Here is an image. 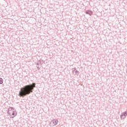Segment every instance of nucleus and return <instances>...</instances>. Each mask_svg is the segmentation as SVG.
<instances>
[{
	"label": "nucleus",
	"mask_w": 127,
	"mask_h": 127,
	"mask_svg": "<svg viewBox=\"0 0 127 127\" xmlns=\"http://www.w3.org/2000/svg\"><path fill=\"white\" fill-rule=\"evenodd\" d=\"M72 73L74 74V76H78L79 74V71L77 70L75 67L72 68Z\"/></svg>",
	"instance_id": "3"
},
{
	"label": "nucleus",
	"mask_w": 127,
	"mask_h": 127,
	"mask_svg": "<svg viewBox=\"0 0 127 127\" xmlns=\"http://www.w3.org/2000/svg\"><path fill=\"white\" fill-rule=\"evenodd\" d=\"M36 85L35 83H33L25 85L23 87H21L20 90L19 91L18 96L20 97L24 98V97H26V96L31 94V93H33V90H34Z\"/></svg>",
	"instance_id": "1"
},
{
	"label": "nucleus",
	"mask_w": 127,
	"mask_h": 127,
	"mask_svg": "<svg viewBox=\"0 0 127 127\" xmlns=\"http://www.w3.org/2000/svg\"><path fill=\"white\" fill-rule=\"evenodd\" d=\"M127 116V111L123 112L122 113L121 116V120H125L126 119V117Z\"/></svg>",
	"instance_id": "4"
},
{
	"label": "nucleus",
	"mask_w": 127,
	"mask_h": 127,
	"mask_svg": "<svg viewBox=\"0 0 127 127\" xmlns=\"http://www.w3.org/2000/svg\"><path fill=\"white\" fill-rule=\"evenodd\" d=\"M13 118H14V117H12V118L13 119Z\"/></svg>",
	"instance_id": "9"
},
{
	"label": "nucleus",
	"mask_w": 127,
	"mask_h": 127,
	"mask_svg": "<svg viewBox=\"0 0 127 127\" xmlns=\"http://www.w3.org/2000/svg\"><path fill=\"white\" fill-rule=\"evenodd\" d=\"M50 124L51 125H53V126H56L58 124V120L57 119H54L51 122Z\"/></svg>",
	"instance_id": "5"
},
{
	"label": "nucleus",
	"mask_w": 127,
	"mask_h": 127,
	"mask_svg": "<svg viewBox=\"0 0 127 127\" xmlns=\"http://www.w3.org/2000/svg\"><path fill=\"white\" fill-rule=\"evenodd\" d=\"M15 108L13 107H9L8 109L7 110V114L8 115H9V116H10V117H11V114H12V111H14Z\"/></svg>",
	"instance_id": "2"
},
{
	"label": "nucleus",
	"mask_w": 127,
	"mask_h": 127,
	"mask_svg": "<svg viewBox=\"0 0 127 127\" xmlns=\"http://www.w3.org/2000/svg\"><path fill=\"white\" fill-rule=\"evenodd\" d=\"M3 83V79L0 77V84H1Z\"/></svg>",
	"instance_id": "8"
},
{
	"label": "nucleus",
	"mask_w": 127,
	"mask_h": 127,
	"mask_svg": "<svg viewBox=\"0 0 127 127\" xmlns=\"http://www.w3.org/2000/svg\"><path fill=\"white\" fill-rule=\"evenodd\" d=\"M16 115H17L16 111H15V109H14V111H12V113L11 114V117H12V116H13V117H15Z\"/></svg>",
	"instance_id": "7"
},
{
	"label": "nucleus",
	"mask_w": 127,
	"mask_h": 127,
	"mask_svg": "<svg viewBox=\"0 0 127 127\" xmlns=\"http://www.w3.org/2000/svg\"><path fill=\"white\" fill-rule=\"evenodd\" d=\"M85 13L86 14H89V15H92V14H93V12L91 10H86Z\"/></svg>",
	"instance_id": "6"
}]
</instances>
